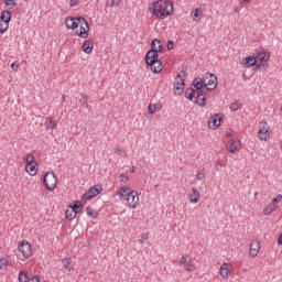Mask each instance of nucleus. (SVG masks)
Instances as JSON below:
<instances>
[{
  "label": "nucleus",
  "instance_id": "obj_1",
  "mask_svg": "<svg viewBox=\"0 0 282 282\" xmlns=\"http://www.w3.org/2000/svg\"><path fill=\"white\" fill-rule=\"evenodd\" d=\"M67 30H72L79 39H89V22L83 17H67L65 20Z\"/></svg>",
  "mask_w": 282,
  "mask_h": 282
},
{
  "label": "nucleus",
  "instance_id": "obj_2",
  "mask_svg": "<svg viewBox=\"0 0 282 282\" xmlns=\"http://www.w3.org/2000/svg\"><path fill=\"white\" fill-rule=\"evenodd\" d=\"M149 12L156 17V19H166L173 14V1L171 0H156L149 7Z\"/></svg>",
  "mask_w": 282,
  "mask_h": 282
},
{
  "label": "nucleus",
  "instance_id": "obj_3",
  "mask_svg": "<svg viewBox=\"0 0 282 282\" xmlns=\"http://www.w3.org/2000/svg\"><path fill=\"white\" fill-rule=\"evenodd\" d=\"M118 195L127 202V206L132 210H135L140 206V196L135 189H131V187L123 185L120 187Z\"/></svg>",
  "mask_w": 282,
  "mask_h": 282
},
{
  "label": "nucleus",
  "instance_id": "obj_4",
  "mask_svg": "<svg viewBox=\"0 0 282 282\" xmlns=\"http://www.w3.org/2000/svg\"><path fill=\"white\" fill-rule=\"evenodd\" d=\"M159 58L160 55L155 51H149L145 55V63L153 74H160L162 72V62Z\"/></svg>",
  "mask_w": 282,
  "mask_h": 282
},
{
  "label": "nucleus",
  "instance_id": "obj_5",
  "mask_svg": "<svg viewBox=\"0 0 282 282\" xmlns=\"http://www.w3.org/2000/svg\"><path fill=\"white\" fill-rule=\"evenodd\" d=\"M23 162H25V171L28 175H31V177H34L36 173H39V163L34 160V155L32 153H26L23 158Z\"/></svg>",
  "mask_w": 282,
  "mask_h": 282
},
{
  "label": "nucleus",
  "instance_id": "obj_6",
  "mask_svg": "<svg viewBox=\"0 0 282 282\" xmlns=\"http://www.w3.org/2000/svg\"><path fill=\"white\" fill-rule=\"evenodd\" d=\"M19 259L25 261L32 257V245L28 240L18 243Z\"/></svg>",
  "mask_w": 282,
  "mask_h": 282
},
{
  "label": "nucleus",
  "instance_id": "obj_7",
  "mask_svg": "<svg viewBox=\"0 0 282 282\" xmlns=\"http://www.w3.org/2000/svg\"><path fill=\"white\" fill-rule=\"evenodd\" d=\"M80 210H83V203H80V200H75L66 208L65 218L68 221L74 220L76 219V216L78 215V213H80Z\"/></svg>",
  "mask_w": 282,
  "mask_h": 282
},
{
  "label": "nucleus",
  "instance_id": "obj_8",
  "mask_svg": "<svg viewBox=\"0 0 282 282\" xmlns=\"http://www.w3.org/2000/svg\"><path fill=\"white\" fill-rule=\"evenodd\" d=\"M43 184L46 191H55L56 186H58V178L54 172H46L43 177Z\"/></svg>",
  "mask_w": 282,
  "mask_h": 282
},
{
  "label": "nucleus",
  "instance_id": "obj_9",
  "mask_svg": "<svg viewBox=\"0 0 282 282\" xmlns=\"http://www.w3.org/2000/svg\"><path fill=\"white\" fill-rule=\"evenodd\" d=\"M10 21H12V13L8 10L2 11L0 15V34H6V32H8Z\"/></svg>",
  "mask_w": 282,
  "mask_h": 282
},
{
  "label": "nucleus",
  "instance_id": "obj_10",
  "mask_svg": "<svg viewBox=\"0 0 282 282\" xmlns=\"http://www.w3.org/2000/svg\"><path fill=\"white\" fill-rule=\"evenodd\" d=\"M282 202V195L278 194L274 198H272L271 203L262 210V214L265 217H270V215L279 209V204Z\"/></svg>",
  "mask_w": 282,
  "mask_h": 282
},
{
  "label": "nucleus",
  "instance_id": "obj_11",
  "mask_svg": "<svg viewBox=\"0 0 282 282\" xmlns=\"http://www.w3.org/2000/svg\"><path fill=\"white\" fill-rule=\"evenodd\" d=\"M204 87L207 91L217 88V77L214 74L206 73L203 77Z\"/></svg>",
  "mask_w": 282,
  "mask_h": 282
},
{
  "label": "nucleus",
  "instance_id": "obj_12",
  "mask_svg": "<svg viewBox=\"0 0 282 282\" xmlns=\"http://www.w3.org/2000/svg\"><path fill=\"white\" fill-rule=\"evenodd\" d=\"M258 139L261 142H268V140H270V126L268 124V121L260 122V128L258 130Z\"/></svg>",
  "mask_w": 282,
  "mask_h": 282
},
{
  "label": "nucleus",
  "instance_id": "obj_13",
  "mask_svg": "<svg viewBox=\"0 0 282 282\" xmlns=\"http://www.w3.org/2000/svg\"><path fill=\"white\" fill-rule=\"evenodd\" d=\"M219 274L224 281H228V279L232 276V264H230L229 262H223L219 268Z\"/></svg>",
  "mask_w": 282,
  "mask_h": 282
},
{
  "label": "nucleus",
  "instance_id": "obj_14",
  "mask_svg": "<svg viewBox=\"0 0 282 282\" xmlns=\"http://www.w3.org/2000/svg\"><path fill=\"white\" fill-rule=\"evenodd\" d=\"M102 193L101 185H95L90 187L84 195L83 199H94V197H98Z\"/></svg>",
  "mask_w": 282,
  "mask_h": 282
},
{
  "label": "nucleus",
  "instance_id": "obj_15",
  "mask_svg": "<svg viewBox=\"0 0 282 282\" xmlns=\"http://www.w3.org/2000/svg\"><path fill=\"white\" fill-rule=\"evenodd\" d=\"M173 89L175 96H182L184 94V78H182V75L175 78Z\"/></svg>",
  "mask_w": 282,
  "mask_h": 282
},
{
  "label": "nucleus",
  "instance_id": "obj_16",
  "mask_svg": "<svg viewBox=\"0 0 282 282\" xmlns=\"http://www.w3.org/2000/svg\"><path fill=\"white\" fill-rule=\"evenodd\" d=\"M256 59L259 67H265L268 65V61H270V54H267L265 51H260L257 54Z\"/></svg>",
  "mask_w": 282,
  "mask_h": 282
},
{
  "label": "nucleus",
  "instance_id": "obj_17",
  "mask_svg": "<svg viewBox=\"0 0 282 282\" xmlns=\"http://www.w3.org/2000/svg\"><path fill=\"white\" fill-rule=\"evenodd\" d=\"M187 198L191 204H199L202 199V193L198 192L197 188L193 187L191 192L187 194Z\"/></svg>",
  "mask_w": 282,
  "mask_h": 282
},
{
  "label": "nucleus",
  "instance_id": "obj_18",
  "mask_svg": "<svg viewBox=\"0 0 282 282\" xmlns=\"http://www.w3.org/2000/svg\"><path fill=\"white\" fill-rule=\"evenodd\" d=\"M259 252H261V242H259V240L251 241L249 248V256H251L252 259H254L259 257Z\"/></svg>",
  "mask_w": 282,
  "mask_h": 282
},
{
  "label": "nucleus",
  "instance_id": "obj_19",
  "mask_svg": "<svg viewBox=\"0 0 282 282\" xmlns=\"http://www.w3.org/2000/svg\"><path fill=\"white\" fill-rule=\"evenodd\" d=\"M208 127L214 130L219 129V127H221V116H219V113L212 116L208 120Z\"/></svg>",
  "mask_w": 282,
  "mask_h": 282
},
{
  "label": "nucleus",
  "instance_id": "obj_20",
  "mask_svg": "<svg viewBox=\"0 0 282 282\" xmlns=\"http://www.w3.org/2000/svg\"><path fill=\"white\" fill-rule=\"evenodd\" d=\"M240 149L241 140L238 139H232L227 145V151H229V153H238Z\"/></svg>",
  "mask_w": 282,
  "mask_h": 282
},
{
  "label": "nucleus",
  "instance_id": "obj_21",
  "mask_svg": "<svg viewBox=\"0 0 282 282\" xmlns=\"http://www.w3.org/2000/svg\"><path fill=\"white\" fill-rule=\"evenodd\" d=\"M256 63H257V57L254 56H247L240 61V65H242V67H246L247 69L250 67H254Z\"/></svg>",
  "mask_w": 282,
  "mask_h": 282
},
{
  "label": "nucleus",
  "instance_id": "obj_22",
  "mask_svg": "<svg viewBox=\"0 0 282 282\" xmlns=\"http://www.w3.org/2000/svg\"><path fill=\"white\" fill-rule=\"evenodd\" d=\"M193 86L195 88V91L198 94H204L206 87L204 86V79L197 77L193 80Z\"/></svg>",
  "mask_w": 282,
  "mask_h": 282
},
{
  "label": "nucleus",
  "instance_id": "obj_23",
  "mask_svg": "<svg viewBox=\"0 0 282 282\" xmlns=\"http://www.w3.org/2000/svg\"><path fill=\"white\" fill-rule=\"evenodd\" d=\"M189 17L195 23H199L202 19H204V13L200 11V9H193L189 13Z\"/></svg>",
  "mask_w": 282,
  "mask_h": 282
},
{
  "label": "nucleus",
  "instance_id": "obj_24",
  "mask_svg": "<svg viewBox=\"0 0 282 282\" xmlns=\"http://www.w3.org/2000/svg\"><path fill=\"white\" fill-rule=\"evenodd\" d=\"M82 50L85 54H91V52H94V42L85 40Z\"/></svg>",
  "mask_w": 282,
  "mask_h": 282
},
{
  "label": "nucleus",
  "instance_id": "obj_25",
  "mask_svg": "<svg viewBox=\"0 0 282 282\" xmlns=\"http://www.w3.org/2000/svg\"><path fill=\"white\" fill-rule=\"evenodd\" d=\"M150 52H155L156 54H161V52H162V42H160V40H154L151 44Z\"/></svg>",
  "mask_w": 282,
  "mask_h": 282
},
{
  "label": "nucleus",
  "instance_id": "obj_26",
  "mask_svg": "<svg viewBox=\"0 0 282 282\" xmlns=\"http://www.w3.org/2000/svg\"><path fill=\"white\" fill-rule=\"evenodd\" d=\"M62 265L64 269H66V272H72V270H74L72 267V258H64L62 260Z\"/></svg>",
  "mask_w": 282,
  "mask_h": 282
},
{
  "label": "nucleus",
  "instance_id": "obj_27",
  "mask_svg": "<svg viewBox=\"0 0 282 282\" xmlns=\"http://www.w3.org/2000/svg\"><path fill=\"white\" fill-rule=\"evenodd\" d=\"M196 105H198V107L206 106V96H204V93H198V95H196Z\"/></svg>",
  "mask_w": 282,
  "mask_h": 282
},
{
  "label": "nucleus",
  "instance_id": "obj_28",
  "mask_svg": "<svg viewBox=\"0 0 282 282\" xmlns=\"http://www.w3.org/2000/svg\"><path fill=\"white\" fill-rule=\"evenodd\" d=\"M198 94L199 93L194 88H188L185 93V96L188 100H194V98H196Z\"/></svg>",
  "mask_w": 282,
  "mask_h": 282
},
{
  "label": "nucleus",
  "instance_id": "obj_29",
  "mask_svg": "<svg viewBox=\"0 0 282 282\" xmlns=\"http://www.w3.org/2000/svg\"><path fill=\"white\" fill-rule=\"evenodd\" d=\"M9 263L10 260L8 259V256H3L2 258H0V270H6Z\"/></svg>",
  "mask_w": 282,
  "mask_h": 282
},
{
  "label": "nucleus",
  "instance_id": "obj_30",
  "mask_svg": "<svg viewBox=\"0 0 282 282\" xmlns=\"http://www.w3.org/2000/svg\"><path fill=\"white\" fill-rule=\"evenodd\" d=\"M18 281L19 282H29L30 278L28 276V272L26 271H20L19 275H18Z\"/></svg>",
  "mask_w": 282,
  "mask_h": 282
},
{
  "label": "nucleus",
  "instance_id": "obj_31",
  "mask_svg": "<svg viewBox=\"0 0 282 282\" xmlns=\"http://www.w3.org/2000/svg\"><path fill=\"white\" fill-rule=\"evenodd\" d=\"M86 214L88 215V217H90L91 219H97L98 217V212H96V209L91 208V207H87L86 208Z\"/></svg>",
  "mask_w": 282,
  "mask_h": 282
},
{
  "label": "nucleus",
  "instance_id": "obj_32",
  "mask_svg": "<svg viewBox=\"0 0 282 282\" xmlns=\"http://www.w3.org/2000/svg\"><path fill=\"white\" fill-rule=\"evenodd\" d=\"M115 155H121V158H127V149L120 147L115 148Z\"/></svg>",
  "mask_w": 282,
  "mask_h": 282
},
{
  "label": "nucleus",
  "instance_id": "obj_33",
  "mask_svg": "<svg viewBox=\"0 0 282 282\" xmlns=\"http://www.w3.org/2000/svg\"><path fill=\"white\" fill-rule=\"evenodd\" d=\"M187 263H191V256H188V254L183 256V257L178 260V265H187Z\"/></svg>",
  "mask_w": 282,
  "mask_h": 282
},
{
  "label": "nucleus",
  "instance_id": "obj_34",
  "mask_svg": "<svg viewBox=\"0 0 282 282\" xmlns=\"http://www.w3.org/2000/svg\"><path fill=\"white\" fill-rule=\"evenodd\" d=\"M45 124L47 129H52V130L56 129V126H57L56 121H53L52 118H46Z\"/></svg>",
  "mask_w": 282,
  "mask_h": 282
},
{
  "label": "nucleus",
  "instance_id": "obj_35",
  "mask_svg": "<svg viewBox=\"0 0 282 282\" xmlns=\"http://www.w3.org/2000/svg\"><path fill=\"white\" fill-rule=\"evenodd\" d=\"M4 4L8 6V8H17V0H4Z\"/></svg>",
  "mask_w": 282,
  "mask_h": 282
},
{
  "label": "nucleus",
  "instance_id": "obj_36",
  "mask_svg": "<svg viewBox=\"0 0 282 282\" xmlns=\"http://www.w3.org/2000/svg\"><path fill=\"white\" fill-rule=\"evenodd\" d=\"M148 111L152 115L155 113V111H158V107L155 106V104H149Z\"/></svg>",
  "mask_w": 282,
  "mask_h": 282
},
{
  "label": "nucleus",
  "instance_id": "obj_37",
  "mask_svg": "<svg viewBox=\"0 0 282 282\" xmlns=\"http://www.w3.org/2000/svg\"><path fill=\"white\" fill-rule=\"evenodd\" d=\"M206 178V173H204V172H198L197 174H196V180L198 181V182H202L203 180H205Z\"/></svg>",
  "mask_w": 282,
  "mask_h": 282
},
{
  "label": "nucleus",
  "instance_id": "obj_38",
  "mask_svg": "<svg viewBox=\"0 0 282 282\" xmlns=\"http://www.w3.org/2000/svg\"><path fill=\"white\" fill-rule=\"evenodd\" d=\"M120 182H122V184H127V182H129V175L128 174H120Z\"/></svg>",
  "mask_w": 282,
  "mask_h": 282
},
{
  "label": "nucleus",
  "instance_id": "obj_39",
  "mask_svg": "<svg viewBox=\"0 0 282 282\" xmlns=\"http://www.w3.org/2000/svg\"><path fill=\"white\" fill-rule=\"evenodd\" d=\"M186 271H187V272H195V263H193V262L189 261V262L187 263Z\"/></svg>",
  "mask_w": 282,
  "mask_h": 282
},
{
  "label": "nucleus",
  "instance_id": "obj_40",
  "mask_svg": "<svg viewBox=\"0 0 282 282\" xmlns=\"http://www.w3.org/2000/svg\"><path fill=\"white\" fill-rule=\"evenodd\" d=\"M76 6H80V0H70L69 1L70 8H76Z\"/></svg>",
  "mask_w": 282,
  "mask_h": 282
},
{
  "label": "nucleus",
  "instance_id": "obj_41",
  "mask_svg": "<svg viewBox=\"0 0 282 282\" xmlns=\"http://www.w3.org/2000/svg\"><path fill=\"white\" fill-rule=\"evenodd\" d=\"M121 1L120 0H111L110 8H118L120 6Z\"/></svg>",
  "mask_w": 282,
  "mask_h": 282
},
{
  "label": "nucleus",
  "instance_id": "obj_42",
  "mask_svg": "<svg viewBox=\"0 0 282 282\" xmlns=\"http://www.w3.org/2000/svg\"><path fill=\"white\" fill-rule=\"evenodd\" d=\"M29 282H41V279L39 278V275L34 274V275L31 276Z\"/></svg>",
  "mask_w": 282,
  "mask_h": 282
},
{
  "label": "nucleus",
  "instance_id": "obj_43",
  "mask_svg": "<svg viewBox=\"0 0 282 282\" xmlns=\"http://www.w3.org/2000/svg\"><path fill=\"white\" fill-rule=\"evenodd\" d=\"M79 102H80L82 105H84L85 107H87V97H82V98L79 99Z\"/></svg>",
  "mask_w": 282,
  "mask_h": 282
},
{
  "label": "nucleus",
  "instance_id": "obj_44",
  "mask_svg": "<svg viewBox=\"0 0 282 282\" xmlns=\"http://www.w3.org/2000/svg\"><path fill=\"white\" fill-rule=\"evenodd\" d=\"M231 111H237L239 109V106L237 104H234L230 106Z\"/></svg>",
  "mask_w": 282,
  "mask_h": 282
},
{
  "label": "nucleus",
  "instance_id": "obj_45",
  "mask_svg": "<svg viewBox=\"0 0 282 282\" xmlns=\"http://www.w3.org/2000/svg\"><path fill=\"white\" fill-rule=\"evenodd\" d=\"M173 41L167 42V50H173Z\"/></svg>",
  "mask_w": 282,
  "mask_h": 282
},
{
  "label": "nucleus",
  "instance_id": "obj_46",
  "mask_svg": "<svg viewBox=\"0 0 282 282\" xmlns=\"http://www.w3.org/2000/svg\"><path fill=\"white\" fill-rule=\"evenodd\" d=\"M242 6H246V3H250L252 0H239Z\"/></svg>",
  "mask_w": 282,
  "mask_h": 282
},
{
  "label": "nucleus",
  "instance_id": "obj_47",
  "mask_svg": "<svg viewBox=\"0 0 282 282\" xmlns=\"http://www.w3.org/2000/svg\"><path fill=\"white\" fill-rule=\"evenodd\" d=\"M278 245L279 246H282V234L279 236V238H278Z\"/></svg>",
  "mask_w": 282,
  "mask_h": 282
},
{
  "label": "nucleus",
  "instance_id": "obj_48",
  "mask_svg": "<svg viewBox=\"0 0 282 282\" xmlns=\"http://www.w3.org/2000/svg\"><path fill=\"white\" fill-rule=\"evenodd\" d=\"M11 69H14V72H17V69H19V66H17L14 63L11 64Z\"/></svg>",
  "mask_w": 282,
  "mask_h": 282
},
{
  "label": "nucleus",
  "instance_id": "obj_49",
  "mask_svg": "<svg viewBox=\"0 0 282 282\" xmlns=\"http://www.w3.org/2000/svg\"><path fill=\"white\" fill-rule=\"evenodd\" d=\"M130 173H135V166L130 167Z\"/></svg>",
  "mask_w": 282,
  "mask_h": 282
},
{
  "label": "nucleus",
  "instance_id": "obj_50",
  "mask_svg": "<svg viewBox=\"0 0 282 282\" xmlns=\"http://www.w3.org/2000/svg\"><path fill=\"white\" fill-rule=\"evenodd\" d=\"M281 149H282V145H281Z\"/></svg>",
  "mask_w": 282,
  "mask_h": 282
}]
</instances>
